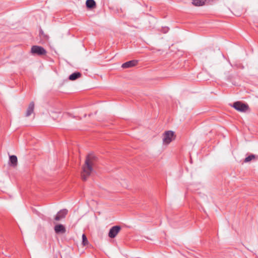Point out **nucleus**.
<instances>
[{"instance_id": "f8f14e48", "label": "nucleus", "mask_w": 258, "mask_h": 258, "mask_svg": "<svg viewBox=\"0 0 258 258\" xmlns=\"http://www.w3.org/2000/svg\"><path fill=\"white\" fill-rule=\"evenodd\" d=\"M81 74L79 72L74 73L69 76V80L71 81H74L77 79L81 77Z\"/></svg>"}, {"instance_id": "39448f33", "label": "nucleus", "mask_w": 258, "mask_h": 258, "mask_svg": "<svg viewBox=\"0 0 258 258\" xmlns=\"http://www.w3.org/2000/svg\"><path fill=\"white\" fill-rule=\"evenodd\" d=\"M121 230V227L120 226H114L112 227L108 233V236L110 238H114Z\"/></svg>"}, {"instance_id": "4468645a", "label": "nucleus", "mask_w": 258, "mask_h": 258, "mask_svg": "<svg viewBox=\"0 0 258 258\" xmlns=\"http://www.w3.org/2000/svg\"><path fill=\"white\" fill-rule=\"evenodd\" d=\"M256 158H257V157L255 155H254L253 154H251L249 156H248V157H246L245 158L244 161L245 163L249 162L251 161H252V160H255Z\"/></svg>"}, {"instance_id": "423d86ee", "label": "nucleus", "mask_w": 258, "mask_h": 258, "mask_svg": "<svg viewBox=\"0 0 258 258\" xmlns=\"http://www.w3.org/2000/svg\"><path fill=\"white\" fill-rule=\"evenodd\" d=\"M68 213V210L67 209H62L59 211L56 215L54 219L56 221L60 220L61 219L64 218Z\"/></svg>"}, {"instance_id": "20e7f679", "label": "nucleus", "mask_w": 258, "mask_h": 258, "mask_svg": "<svg viewBox=\"0 0 258 258\" xmlns=\"http://www.w3.org/2000/svg\"><path fill=\"white\" fill-rule=\"evenodd\" d=\"M31 52L33 54H36L38 55H45L46 51L41 46L34 45L31 47Z\"/></svg>"}, {"instance_id": "1a4fd4ad", "label": "nucleus", "mask_w": 258, "mask_h": 258, "mask_svg": "<svg viewBox=\"0 0 258 258\" xmlns=\"http://www.w3.org/2000/svg\"><path fill=\"white\" fill-rule=\"evenodd\" d=\"M34 109V102H31L30 104H29V106L27 108L26 115L25 116L26 117L29 116L30 115H31L33 112Z\"/></svg>"}, {"instance_id": "9b49d317", "label": "nucleus", "mask_w": 258, "mask_h": 258, "mask_svg": "<svg viewBox=\"0 0 258 258\" xmlns=\"http://www.w3.org/2000/svg\"><path fill=\"white\" fill-rule=\"evenodd\" d=\"M10 164L11 166L15 167L17 165V157L15 155L10 156Z\"/></svg>"}, {"instance_id": "9d476101", "label": "nucleus", "mask_w": 258, "mask_h": 258, "mask_svg": "<svg viewBox=\"0 0 258 258\" xmlns=\"http://www.w3.org/2000/svg\"><path fill=\"white\" fill-rule=\"evenodd\" d=\"M210 0H192V4L196 6H202L209 3Z\"/></svg>"}, {"instance_id": "6e6552de", "label": "nucleus", "mask_w": 258, "mask_h": 258, "mask_svg": "<svg viewBox=\"0 0 258 258\" xmlns=\"http://www.w3.org/2000/svg\"><path fill=\"white\" fill-rule=\"evenodd\" d=\"M138 63V61L136 60H132L128 61H127L124 63H123L121 66L122 68L123 69L130 68L136 66Z\"/></svg>"}, {"instance_id": "7ed1b4c3", "label": "nucleus", "mask_w": 258, "mask_h": 258, "mask_svg": "<svg viewBox=\"0 0 258 258\" xmlns=\"http://www.w3.org/2000/svg\"><path fill=\"white\" fill-rule=\"evenodd\" d=\"M232 106L237 111L240 112H246L249 109L248 105L240 101L234 102Z\"/></svg>"}, {"instance_id": "f257e3e1", "label": "nucleus", "mask_w": 258, "mask_h": 258, "mask_svg": "<svg viewBox=\"0 0 258 258\" xmlns=\"http://www.w3.org/2000/svg\"><path fill=\"white\" fill-rule=\"evenodd\" d=\"M96 159L95 156L93 154H89L86 157L85 163L82 167L81 172V178L83 180L85 181L91 175L93 170V166Z\"/></svg>"}, {"instance_id": "f03ea898", "label": "nucleus", "mask_w": 258, "mask_h": 258, "mask_svg": "<svg viewBox=\"0 0 258 258\" xmlns=\"http://www.w3.org/2000/svg\"><path fill=\"white\" fill-rule=\"evenodd\" d=\"M176 136L174 132L172 131H165L162 135L163 144L169 145L172 141L175 140Z\"/></svg>"}, {"instance_id": "2eb2a0df", "label": "nucleus", "mask_w": 258, "mask_h": 258, "mask_svg": "<svg viewBox=\"0 0 258 258\" xmlns=\"http://www.w3.org/2000/svg\"><path fill=\"white\" fill-rule=\"evenodd\" d=\"M89 241L87 238V237L85 234L82 235V244L83 246H86L88 245Z\"/></svg>"}, {"instance_id": "0eeeda50", "label": "nucleus", "mask_w": 258, "mask_h": 258, "mask_svg": "<svg viewBox=\"0 0 258 258\" xmlns=\"http://www.w3.org/2000/svg\"><path fill=\"white\" fill-rule=\"evenodd\" d=\"M54 231L56 233L63 234L66 232V230L65 227L62 224H57L54 226Z\"/></svg>"}, {"instance_id": "ddd939ff", "label": "nucleus", "mask_w": 258, "mask_h": 258, "mask_svg": "<svg viewBox=\"0 0 258 258\" xmlns=\"http://www.w3.org/2000/svg\"><path fill=\"white\" fill-rule=\"evenodd\" d=\"M86 4L87 7L90 9L94 8L96 6V3L94 0H87Z\"/></svg>"}]
</instances>
